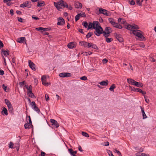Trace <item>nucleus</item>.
<instances>
[{"instance_id":"1","label":"nucleus","mask_w":156,"mask_h":156,"mask_svg":"<svg viewBox=\"0 0 156 156\" xmlns=\"http://www.w3.org/2000/svg\"><path fill=\"white\" fill-rule=\"evenodd\" d=\"M54 4L56 8L59 10L60 9L64 8V2L63 0H60L57 2H54Z\"/></svg>"},{"instance_id":"2","label":"nucleus","mask_w":156,"mask_h":156,"mask_svg":"<svg viewBox=\"0 0 156 156\" xmlns=\"http://www.w3.org/2000/svg\"><path fill=\"white\" fill-rule=\"evenodd\" d=\"M141 31L139 30H133V34L138 37L140 38L142 41L145 40V37L141 34Z\"/></svg>"},{"instance_id":"3","label":"nucleus","mask_w":156,"mask_h":156,"mask_svg":"<svg viewBox=\"0 0 156 156\" xmlns=\"http://www.w3.org/2000/svg\"><path fill=\"white\" fill-rule=\"evenodd\" d=\"M94 29L95 30L94 32L95 34L98 36H99L102 34H104V30L101 27H94Z\"/></svg>"},{"instance_id":"4","label":"nucleus","mask_w":156,"mask_h":156,"mask_svg":"<svg viewBox=\"0 0 156 156\" xmlns=\"http://www.w3.org/2000/svg\"><path fill=\"white\" fill-rule=\"evenodd\" d=\"M112 28L110 27H106L104 31L103 35L105 37H107V35H109V34L112 32Z\"/></svg>"},{"instance_id":"5","label":"nucleus","mask_w":156,"mask_h":156,"mask_svg":"<svg viewBox=\"0 0 156 156\" xmlns=\"http://www.w3.org/2000/svg\"><path fill=\"white\" fill-rule=\"evenodd\" d=\"M31 2L30 1H26L24 2L23 4L20 5V7L21 8H25L27 7L28 8H30L31 6Z\"/></svg>"},{"instance_id":"6","label":"nucleus","mask_w":156,"mask_h":156,"mask_svg":"<svg viewBox=\"0 0 156 156\" xmlns=\"http://www.w3.org/2000/svg\"><path fill=\"white\" fill-rule=\"evenodd\" d=\"M126 28L128 30L133 31L134 30V29L137 30L139 29V27L137 25L135 24H129L127 26Z\"/></svg>"},{"instance_id":"7","label":"nucleus","mask_w":156,"mask_h":156,"mask_svg":"<svg viewBox=\"0 0 156 156\" xmlns=\"http://www.w3.org/2000/svg\"><path fill=\"white\" fill-rule=\"evenodd\" d=\"M99 13L98 14H100L102 13L103 14H104V15L106 16H109V14L107 13L108 11L105 9H104L102 8H100L99 9Z\"/></svg>"},{"instance_id":"8","label":"nucleus","mask_w":156,"mask_h":156,"mask_svg":"<svg viewBox=\"0 0 156 156\" xmlns=\"http://www.w3.org/2000/svg\"><path fill=\"white\" fill-rule=\"evenodd\" d=\"M114 35L116 38L117 40L120 42H122L123 41V38L121 37V35L119 34H117L116 33L114 34Z\"/></svg>"},{"instance_id":"9","label":"nucleus","mask_w":156,"mask_h":156,"mask_svg":"<svg viewBox=\"0 0 156 156\" xmlns=\"http://www.w3.org/2000/svg\"><path fill=\"white\" fill-rule=\"evenodd\" d=\"M86 16V15L84 13L78 14L75 17V21H77L78 20H79L80 19V17H85Z\"/></svg>"},{"instance_id":"10","label":"nucleus","mask_w":156,"mask_h":156,"mask_svg":"<svg viewBox=\"0 0 156 156\" xmlns=\"http://www.w3.org/2000/svg\"><path fill=\"white\" fill-rule=\"evenodd\" d=\"M60 77H70L71 76V74L69 73H60L59 74Z\"/></svg>"},{"instance_id":"11","label":"nucleus","mask_w":156,"mask_h":156,"mask_svg":"<svg viewBox=\"0 0 156 156\" xmlns=\"http://www.w3.org/2000/svg\"><path fill=\"white\" fill-rule=\"evenodd\" d=\"M65 24V21L62 18H59L58 19L57 25H63Z\"/></svg>"},{"instance_id":"12","label":"nucleus","mask_w":156,"mask_h":156,"mask_svg":"<svg viewBox=\"0 0 156 156\" xmlns=\"http://www.w3.org/2000/svg\"><path fill=\"white\" fill-rule=\"evenodd\" d=\"M29 65L30 67L33 70H35V65L30 60H28Z\"/></svg>"},{"instance_id":"13","label":"nucleus","mask_w":156,"mask_h":156,"mask_svg":"<svg viewBox=\"0 0 156 156\" xmlns=\"http://www.w3.org/2000/svg\"><path fill=\"white\" fill-rule=\"evenodd\" d=\"M50 122L52 123V125H54L56 128H57L59 126V124L54 119H50Z\"/></svg>"},{"instance_id":"14","label":"nucleus","mask_w":156,"mask_h":156,"mask_svg":"<svg viewBox=\"0 0 156 156\" xmlns=\"http://www.w3.org/2000/svg\"><path fill=\"white\" fill-rule=\"evenodd\" d=\"M41 81L42 82L43 84L44 85L47 86L48 84H50V83H45V82H44V81H46V76H45V75L41 77Z\"/></svg>"},{"instance_id":"15","label":"nucleus","mask_w":156,"mask_h":156,"mask_svg":"<svg viewBox=\"0 0 156 156\" xmlns=\"http://www.w3.org/2000/svg\"><path fill=\"white\" fill-rule=\"evenodd\" d=\"M26 40L25 37H20L18 38L17 41L20 43H23L25 42L26 43Z\"/></svg>"},{"instance_id":"16","label":"nucleus","mask_w":156,"mask_h":156,"mask_svg":"<svg viewBox=\"0 0 156 156\" xmlns=\"http://www.w3.org/2000/svg\"><path fill=\"white\" fill-rule=\"evenodd\" d=\"M67 46L69 48H73L76 47V44L75 42H71L68 44Z\"/></svg>"},{"instance_id":"17","label":"nucleus","mask_w":156,"mask_h":156,"mask_svg":"<svg viewBox=\"0 0 156 156\" xmlns=\"http://www.w3.org/2000/svg\"><path fill=\"white\" fill-rule=\"evenodd\" d=\"M75 6L76 8H81L82 7V5L81 3L77 2L75 3Z\"/></svg>"},{"instance_id":"18","label":"nucleus","mask_w":156,"mask_h":156,"mask_svg":"<svg viewBox=\"0 0 156 156\" xmlns=\"http://www.w3.org/2000/svg\"><path fill=\"white\" fill-rule=\"evenodd\" d=\"M133 85L136 86L138 87H141L143 86V85L142 83L140 82H138L135 81L134 83L133 84Z\"/></svg>"},{"instance_id":"19","label":"nucleus","mask_w":156,"mask_h":156,"mask_svg":"<svg viewBox=\"0 0 156 156\" xmlns=\"http://www.w3.org/2000/svg\"><path fill=\"white\" fill-rule=\"evenodd\" d=\"M2 53H3L5 56H7L9 54V51H7L4 49L2 50Z\"/></svg>"},{"instance_id":"20","label":"nucleus","mask_w":156,"mask_h":156,"mask_svg":"<svg viewBox=\"0 0 156 156\" xmlns=\"http://www.w3.org/2000/svg\"><path fill=\"white\" fill-rule=\"evenodd\" d=\"M127 82L129 84H131L133 85V84L134 83L135 81L131 78H129L127 79Z\"/></svg>"},{"instance_id":"21","label":"nucleus","mask_w":156,"mask_h":156,"mask_svg":"<svg viewBox=\"0 0 156 156\" xmlns=\"http://www.w3.org/2000/svg\"><path fill=\"white\" fill-rule=\"evenodd\" d=\"M93 25L96 27H101L100 24L98 21H94L93 22Z\"/></svg>"},{"instance_id":"22","label":"nucleus","mask_w":156,"mask_h":156,"mask_svg":"<svg viewBox=\"0 0 156 156\" xmlns=\"http://www.w3.org/2000/svg\"><path fill=\"white\" fill-rule=\"evenodd\" d=\"M99 84L102 86H107L108 84V81L106 80L105 81H101L99 83Z\"/></svg>"},{"instance_id":"23","label":"nucleus","mask_w":156,"mask_h":156,"mask_svg":"<svg viewBox=\"0 0 156 156\" xmlns=\"http://www.w3.org/2000/svg\"><path fill=\"white\" fill-rule=\"evenodd\" d=\"M44 5L45 2L44 1H42L41 2L38 1L37 6L38 7L43 6Z\"/></svg>"},{"instance_id":"24","label":"nucleus","mask_w":156,"mask_h":156,"mask_svg":"<svg viewBox=\"0 0 156 156\" xmlns=\"http://www.w3.org/2000/svg\"><path fill=\"white\" fill-rule=\"evenodd\" d=\"M2 113L3 115V114H4L6 115H8V114L7 110L5 107H4L3 108V109L2 111Z\"/></svg>"},{"instance_id":"25","label":"nucleus","mask_w":156,"mask_h":156,"mask_svg":"<svg viewBox=\"0 0 156 156\" xmlns=\"http://www.w3.org/2000/svg\"><path fill=\"white\" fill-rule=\"evenodd\" d=\"M129 87L131 89V90H133L134 91H137L140 92V90H141V89L140 88H136L134 87L132 88V87L130 86H129Z\"/></svg>"},{"instance_id":"26","label":"nucleus","mask_w":156,"mask_h":156,"mask_svg":"<svg viewBox=\"0 0 156 156\" xmlns=\"http://www.w3.org/2000/svg\"><path fill=\"white\" fill-rule=\"evenodd\" d=\"M32 126V124H30V123H26L24 125V127L25 129H30L31 127V126Z\"/></svg>"},{"instance_id":"27","label":"nucleus","mask_w":156,"mask_h":156,"mask_svg":"<svg viewBox=\"0 0 156 156\" xmlns=\"http://www.w3.org/2000/svg\"><path fill=\"white\" fill-rule=\"evenodd\" d=\"M136 156H150L149 155L144 153H137L136 154Z\"/></svg>"},{"instance_id":"28","label":"nucleus","mask_w":156,"mask_h":156,"mask_svg":"<svg viewBox=\"0 0 156 156\" xmlns=\"http://www.w3.org/2000/svg\"><path fill=\"white\" fill-rule=\"evenodd\" d=\"M107 37H105L106 38V41L107 43H110L113 41V39L112 38H108L109 35H107Z\"/></svg>"},{"instance_id":"29","label":"nucleus","mask_w":156,"mask_h":156,"mask_svg":"<svg viewBox=\"0 0 156 156\" xmlns=\"http://www.w3.org/2000/svg\"><path fill=\"white\" fill-rule=\"evenodd\" d=\"M27 94L31 98H35L34 94L32 92V91L30 92H27Z\"/></svg>"},{"instance_id":"30","label":"nucleus","mask_w":156,"mask_h":156,"mask_svg":"<svg viewBox=\"0 0 156 156\" xmlns=\"http://www.w3.org/2000/svg\"><path fill=\"white\" fill-rule=\"evenodd\" d=\"M87 42L85 41H81L80 42V44L81 46H83L85 47H87Z\"/></svg>"},{"instance_id":"31","label":"nucleus","mask_w":156,"mask_h":156,"mask_svg":"<svg viewBox=\"0 0 156 156\" xmlns=\"http://www.w3.org/2000/svg\"><path fill=\"white\" fill-rule=\"evenodd\" d=\"M94 27H95L93 25V23H91V22H90L89 23L87 30H88L89 29H92V27L94 29Z\"/></svg>"},{"instance_id":"32","label":"nucleus","mask_w":156,"mask_h":156,"mask_svg":"<svg viewBox=\"0 0 156 156\" xmlns=\"http://www.w3.org/2000/svg\"><path fill=\"white\" fill-rule=\"evenodd\" d=\"M5 104L7 105L8 107H9V106L12 105L11 102L8 99H5Z\"/></svg>"},{"instance_id":"33","label":"nucleus","mask_w":156,"mask_h":156,"mask_svg":"<svg viewBox=\"0 0 156 156\" xmlns=\"http://www.w3.org/2000/svg\"><path fill=\"white\" fill-rule=\"evenodd\" d=\"M108 20L109 22L111 24L112 26L114 24V23H115V22L114 21L113 19L112 18H109L108 19Z\"/></svg>"},{"instance_id":"34","label":"nucleus","mask_w":156,"mask_h":156,"mask_svg":"<svg viewBox=\"0 0 156 156\" xmlns=\"http://www.w3.org/2000/svg\"><path fill=\"white\" fill-rule=\"evenodd\" d=\"M8 110L9 112L12 113L13 112V109L12 107V105L8 107Z\"/></svg>"},{"instance_id":"35","label":"nucleus","mask_w":156,"mask_h":156,"mask_svg":"<svg viewBox=\"0 0 156 156\" xmlns=\"http://www.w3.org/2000/svg\"><path fill=\"white\" fill-rule=\"evenodd\" d=\"M2 87L3 89L6 92H8L9 91V88L7 86H6L4 84L2 85Z\"/></svg>"},{"instance_id":"36","label":"nucleus","mask_w":156,"mask_h":156,"mask_svg":"<svg viewBox=\"0 0 156 156\" xmlns=\"http://www.w3.org/2000/svg\"><path fill=\"white\" fill-rule=\"evenodd\" d=\"M115 85L114 84H112V85L109 88V90L110 91H113V90L114 89H115Z\"/></svg>"},{"instance_id":"37","label":"nucleus","mask_w":156,"mask_h":156,"mask_svg":"<svg viewBox=\"0 0 156 156\" xmlns=\"http://www.w3.org/2000/svg\"><path fill=\"white\" fill-rule=\"evenodd\" d=\"M82 135L83 136H86L87 137H89V134L87 133L84 132H82Z\"/></svg>"},{"instance_id":"38","label":"nucleus","mask_w":156,"mask_h":156,"mask_svg":"<svg viewBox=\"0 0 156 156\" xmlns=\"http://www.w3.org/2000/svg\"><path fill=\"white\" fill-rule=\"evenodd\" d=\"M93 34V33L92 32H90L88 33L86 35V37L87 38H88L90 37L92 34Z\"/></svg>"},{"instance_id":"39","label":"nucleus","mask_w":156,"mask_h":156,"mask_svg":"<svg viewBox=\"0 0 156 156\" xmlns=\"http://www.w3.org/2000/svg\"><path fill=\"white\" fill-rule=\"evenodd\" d=\"M83 55H90L92 54V53L90 51H88L87 52H85L83 53Z\"/></svg>"},{"instance_id":"40","label":"nucleus","mask_w":156,"mask_h":156,"mask_svg":"<svg viewBox=\"0 0 156 156\" xmlns=\"http://www.w3.org/2000/svg\"><path fill=\"white\" fill-rule=\"evenodd\" d=\"M114 152L115 153H117L118 154V155H119V156H122L121 155V154L120 153V152L118 150H117V149L116 148L115 149Z\"/></svg>"},{"instance_id":"41","label":"nucleus","mask_w":156,"mask_h":156,"mask_svg":"<svg viewBox=\"0 0 156 156\" xmlns=\"http://www.w3.org/2000/svg\"><path fill=\"white\" fill-rule=\"evenodd\" d=\"M33 108L34 109V110L38 113H39L40 111V110L36 106L35 107H33Z\"/></svg>"},{"instance_id":"42","label":"nucleus","mask_w":156,"mask_h":156,"mask_svg":"<svg viewBox=\"0 0 156 156\" xmlns=\"http://www.w3.org/2000/svg\"><path fill=\"white\" fill-rule=\"evenodd\" d=\"M91 47L95 49H98V47L95 44L92 43Z\"/></svg>"},{"instance_id":"43","label":"nucleus","mask_w":156,"mask_h":156,"mask_svg":"<svg viewBox=\"0 0 156 156\" xmlns=\"http://www.w3.org/2000/svg\"><path fill=\"white\" fill-rule=\"evenodd\" d=\"M14 145L13 143L12 142H11L9 143V148H13V146Z\"/></svg>"},{"instance_id":"44","label":"nucleus","mask_w":156,"mask_h":156,"mask_svg":"<svg viewBox=\"0 0 156 156\" xmlns=\"http://www.w3.org/2000/svg\"><path fill=\"white\" fill-rule=\"evenodd\" d=\"M82 25L85 27V28H87L88 27V23L87 22H85L82 23Z\"/></svg>"},{"instance_id":"45","label":"nucleus","mask_w":156,"mask_h":156,"mask_svg":"<svg viewBox=\"0 0 156 156\" xmlns=\"http://www.w3.org/2000/svg\"><path fill=\"white\" fill-rule=\"evenodd\" d=\"M28 91L27 92H30L32 91V86L31 85H30L29 87L27 89Z\"/></svg>"},{"instance_id":"46","label":"nucleus","mask_w":156,"mask_h":156,"mask_svg":"<svg viewBox=\"0 0 156 156\" xmlns=\"http://www.w3.org/2000/svg\"><path fill=\"white\" fill-rule=\"evenodd\" d=\"M129 4L131 5H133L135 4V2L133 0H129Z\"/></svg>"},{"instance_id":"47","label":"nucleus","mask_w":156,"mask_h":156,"mask_svg":"<svg viewBox=\"0 0 156 156\" xmlns=\"http://www.w3.org/2000/svg\"><path fill=\"white\" fill-rule=\"evenodd\" d=\"M136 4L139 6H141L142 5L141 2H140V0H136Z\"/></svg>"},{"instance_id":"48","label":"nucleus","mask_w":156,"mask_h":156,"mask_svg":"<svg viewBox=\"0 0 156 156\" xmlns=\"http://www.w3.org/2000/svg\"><path fill=\"white\" fill-rule=\"evenodd\" d=\"M80 79L83 80H87V79L86 76H84L81 77Z\"/></svg>"},{"instance_id":"49","label":"nucleus","mask_w":156,"mask_h":156,"mask_svg":"<svg viewBox=\"0 0 156 156\" xmlns=\"http://www.w3.org/2000/svg\"><path fill=\"white\" fill-rule=\"evenodd\" d=\"M126 20L125 19L122 18L121 22H120V23L122 24H126Z\"/></svg>"},{"instance_id":"50","label":"nucleus","mask_w":156,"mask_h":156,"mask_svg":"<svg viewBox=\"0 0 156 156\" xmlns=\"http://www.w3.org/2000/svg\"><path fill=\"white\" fill-rule=\"evenodd\" d=\"M119 23H116L115 22V23H114V24L113 25H112V26L114 27H116V28H117L118 27V25H119Z\"/></svg>"},{"instance_id":"51","label":"nucleus","mask_w":156,"mask_h":156,"mask_svg":"<svg viewBox=\"0 0 156 156\" xmlns=\"http://www.w3.org/2000/svg\"><path fill=\"white\" fill-rule=\"evenodd\" d=\"M92 45V43L87 42V48L91 47Z\"/></svg>"},{"instance_id":"52","label":"nucleus","mask_w":156,"mask_h":156,"mask_svg":"<svg viewBox=\"0 0 156 156\" xmlns=\"http://www.w3.org/2000/svg\"><path fill=\"white\" fill-rule=\"evenodd\" d=\"M25 84V81H24L22 82L19 83V84L20 85L21 87H22L23 85H24Z\"/></svg>"},{"instance_id":"53","label":"nucleus","mask_w":156,"mask_h":156,"mask_svg":"<svg viewBox=\"0 0 156 156\" xmlns=\"http://www.w3.org/2000/svg\"><path fill=\"white\" fill-rule=\"evenodd\" d=\"M31 105H32V108L33 107H35V106H36V104H35V103L34 101H32V102H31Z\"/></svg>"},{"instance_id":"54","label":"nucleus","mask_w":156,"mask_h":156,"mask_svg":"<svg viewBox=\"0 0 156 156\" xmlns=\"http://www.w3.org/2000/svg\"><path fill=\"white\" fill-rule=\"evenodd\" d=\"M16 149L17 151H18L19 150L20 145L19 144H16Z\"/></svg>"},{"instance_id":"55","label":"nucleus","mask_w":156,"mask_h":156,"mask_svg":"<svg viewBox=\"0 0 156 156\" xmlns=\"http://www.w3.org/2000/svg\"><path fill=\"white\" fill-rule=\"evenodd\" d=\"M42 27H40L38 28H36L35 29V30L37 31H40V30H42Z\"/></svg>"},{"instance_id":"56","label":"nucleus","mask_w":156,"mask_h":156,"mask_svg":"<svg viewBox=\"0 0 156 156\" xmlns=\"http://www.w3.org/2000/svg\"><path fill=\"white\" fill-rule=\"evenodd\" d=\"M78 31L79 32L81 33V34H84V33L83 31V30L82 29H78Z\"/></svg>"},{"instance_id":"57","label":"nucleus","mask_w":156,"mask_h":156,"mask_svg":"<svg viewBox=\"0 0 156 156\" xmlns=\"http://www.w3.org/2000/svg\"><path fill=\"white\" fill-rule=\"evenodd\" d=\"M45 97L46 98V100L47 101H48L49 99V98L47 94L45 95Z\"/></svg>"},{"instance_id":"58","label":"nucleus","mask_w":156,"mask_h":156,"mask_svg":"<svg viewBox=\"0 0 156 156\" xmlns=\"http://www.w3.org/2000/svg\"><path fill=\"white\" fill-rule=\"evenodd\" d=\"M142 115H143V119H145L147 117L145 113L142 114Z\"/></svg>"},{"instance_id":"59","label":"nucleus","mask_w":156,"mask_h":156,"mask_svg":"<svg viewBox=\"0 0 156 156\" xmlns=\"http://www.w3.org/2000/svg\"><path fill=\"white\" fill-rule=\"evenodd\" d=\"M10 13L11 16H13L14 15V11L13 9H11L10 10Z\"/></svg>"},{"instance_id":"60","label":"nucleus","mask_w":156,"mask_h":156,"mask_svg":"<svg viewBox=\"0 0 156 156\" xmlns=\"http://www.w3.org/2000/svg\"><path fill=\"white\" fill-rule=\"evenodd\" d=\"M146 96H144V98H145V101L147 103H148V102L149 101V99L146 98Z\"/></svg>"},{"instance_id":"61","label":"nucleus","mask_w":156,"mask_h":156,"mask_svg":"<svg viewBox=\"0 0 156 156\" xmlns=\"http://www.w3.org/2000/svg\"><path fill=\"white\" fill-rule=\"evenodd\" d=\"M46 154L43 151H41L40 155L39 156H44Z\"/></svg>"},{"instance_id":"62","label":"nucleus","mask_w":156,"mask_h":156,"mask_svg":"<svg viewBox=\"0 0 156 156\" xmlns=\"http://www.w3.org/2000/svg\"><path fill=\"white\" fill-rule=\"evenodd\" d=\"M150 60L152 62H154L155 61V59L153 57H151Z\"/></svg>"},{"instance_id":"63","label":"nucleus","mask_w":156,"mask_h":156,"mask_svg":"<svg viewBox=\"0 0 156 156\" xmlns=\"http://www.w3.org/2000/svg\"><path fill=\"white\" fill-rule=\"evenodd\" d=\"M140 92L141 93L143 94H146V93L145 91H143L141 89L140 90Z\"/></svg>"},{"instance_id":"64","label":"nucleus","mask_w":156,"mask_h":156,"mask_svg":"<svg viewBox=\"0 0 156 156\" xmlns=\"http://www.w3.org/2000/svg\"><path fill=\"white\" fill-rule=\"evenodd\" d=\"M139 46L142 48H144L145 47L144 44L143 43L140 44H139Z\"/></svg>"}]
</instances>
